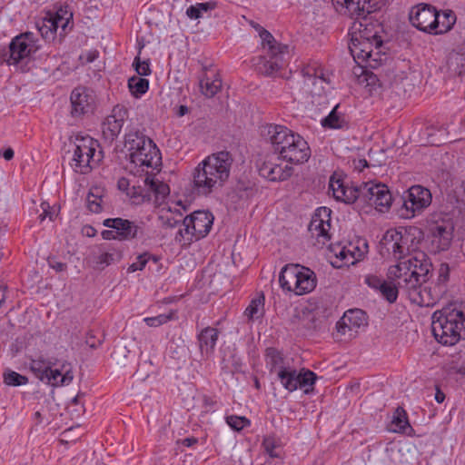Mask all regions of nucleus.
<instances>
[{"label":"nucleus","instance_id":"obj_1","mask_svg":"<svg viewBox=\"0 0 465 465\" xmlns=\"http://www.w3.org/2000/svg\"><path fill=\"white\" fill-rule=\"evenodd\" d=\"M233 163L228 151L207 156L193 173V186L198 195L207 196L220 190L230 177Z\"/></svg>","mask_w":465,"mask_h":465},{"label":"nucleus","instance_id":"obj_2","mask_svg":"<svg viewBox=\"0 0 465 465\" xmlns=\"http://www.w3.org/2000/svg\"><path fill=\"white\" fill-rule=\"evenodd\" d=\"M261 134L270 141L274 151L288 163H303L311 156L308 143L299 134L293 133L286 126L266 124L262 126Z\"/></svg>","mask_w":465,"mask_h":465},{"label":"nucleus","instance_id":"obj_3","mask_svg":"<svg viewBox=\"0 0 465 465\" xmlns=\"http://www.w3.org/2000/svg\"><path fill=\"white\" fill-rule=\"evenodd\" d=\"M64 158L74 173L88 174L99 165L104 154L97 140L78 134L70 138Z\"/></svg>","mask_w":465,"mask_h":465},{"label":"nucleus","instance_id":"obj_4","mask_svg":"<svg viewBox=\"0 0 465 465\" xmlns=\"http://www.w3.org/2000/svg\"><path fill=\"white\" fill-rule=\"evenodd\" d=\"M125 146L129 153L127 168L134 174H141L146 172L145 168L155 169L161 164L162 157L156 144L138 131L126 134Z\"/></svg>","mask_w":465,"mask_h":465},{"label":"nucleus","instance_id":"obj_5","mask_svg":"<svg viewBox=\"0 0 465 465\" xmlns=\"http://www.w3.org/2000/svg\"><path fill=\"white\" fill-rule=\"evenodd\" d=\"M431 330L441 344L452 346L465 335V316L455 304H450L432 314Z\"/></svg>","mask_w":465,"mask_h":465},{"label":"nucleus","instance_id":"obj_6","mask_svg":"<svg viewBox=\"0 0 465 465\" xmlns=\"http://www.w3.org/2000/svg\"><path fill=\"white\" fill-rule=\"evenodd\" d=\"M262 54L254 59V66L259 74L266 76L277 75L288 64L289 47L278 43L272 35L259 26Z\"/></svg>","mask_w":465,"mask_h":465},{"label":"nucleus","instance_id":"obj_7","mask_svg":"<svg viewBox=\"0 0 465 465\" xmlns=\"http://www.w3.org/2000/svg\"><path fill=\"white\" fill-rule=\"evenodd\" d=\"M279 283L285 292L303 295L314 290L317 279L314 272L308 267L290 263L282 269L279 275Z\"/></svg>","mask_w":465,"mask_h":465},{"label":"nucleus","instance_id":"obj_8","mask_svg":"<svg viewBox=\"0 0 465 465\" xmlns=\"http://www.w3.org/2000/svg\"><path fill=\"white\" fill-rule=\"evenodd\" d=\"M213 215L208 211H195L183 219V228H180L174 240L181 245H189L193 242L204 238L211 231Z\"/></svg>","mask_w":465,"mask_h":465},{"label":"nucleus","instance_id":"obj_9","mask_svg":"<svg viewBox=\"0 0 465 465\" xmlns=\"http://www.w3.org/2000/svg\"><path fill=\"white\" fill-rule=\"evenodd\" d=\"M170 193V188L167 183L155 178L153 173L145 172V176L142 183H134L127 195L134 204H141L149 202L152 195L155 197V202L163 200Z\"/></svg>","mask_w":465,"mask_h":465},{"label":"nucleus","instance_id":"obj_10","mask_svg":"<svg viewBox=\"0 0 465 465\" xmlns=\"http://www.w3.org/2000/svg\"><path fill=\"white\" fill-rule=\"evenodd\" d=\"M356 196V202L366 203L380 212L387 211L392 203L388 186L373 182L363 183L358 186Z\"/></svg>","mask_w":465,"mask_h":465},{"label":"nucleus","instance_id":"obj_11","mask_svg":"<svg viewBox=\"0 0 465 465\" xmlns=\"http://www.w3.org/2000/svg\"><path fill=\"white\" fill-rule=\"evenodd\" d=\"M302 74L306 92L310 94L312 98L310 104L330 108L323 84H330L331 80L324 74L323 70L315 65H308L303 68Z\"/></svg>","mask_w":465,"mask_h":465},{"label":"nucleus","instance_id":"obj_12","mask_svg":"<svg viewBox=\"0 0 465 465\" xmlns=\"http://www.w3.org/2000/svg\"><path fill=\"white\" fill-rule=\"evenodd\" d=\"M382 44L378 32L371 33L365 25L363 30L360 29L358 34L352 35L349 49L354 61L360 65L371 56L372 47L379 49L382 47Z\"/></svg>","mask_w":465,"mask_h":465},{"label":"nucleus","instance_id":"obj_13","mask_svg":"<svg viewBox=\"0 0 465 465\" xmlns=\"http://www.w3.org/2000/svg\"><path fill=\"white\" fill-rule=\"evenodd\" d=\"M402 201L401 216L412 218L431 203V193L421 185H413L402 196Z\"/></svg>","mask_w":465,"mask_h":465},{"label":"nucleus","instance_id":"obj_14","mask_svg":"<svg viewBox=\"0 0 465 465\" xmlns=\"http://www.w3.org/2000/svg\"><path fill=\"white\" fill-rule=\"evenodd\" d=\"M437 15L439 12L435 6L420 3L411 9L409 19L411 24L420 31L433 34V30L439 25Z\"/></svg>","mask_w":465,"mask_h":465},{"label":"nucleus","instance_id":"obj_15","mask_svg":"<svg viewBox=\"0 0 465 465\" xmlns=\"http://www.w3.org/2000/svg\"><path fill=\"white\" fill-rule=\"evenodd\" d=\"M39 48L31 32H26L15 36L9 45V57L6 60L9 64H16L30 57Z\"/></svg>","mask_w":465,"mask_h":465},{"label":"nucleus","instance_id":"obj_16","mask_svg":"<svg viewBox=\"0 0 465 465\" xmlns=\"http://www.w3.org/2000/svg\"><path fill=\"white\" fill-rule=\"evenodd\" d=\"M280 157H270L258 165V171L262 177L271 182H282L290 178L293 168Z\"/></svg>","mask_w":465,"mask_h":465},{"label":"nucleus","instance_id":"obj_17","mask_svg":"<svg viewBox=\"0 0 465 465\" xmlns=\"http://www.w3.org/2000/svg\"><path fill=\"white\" fill-rule=\"evenodd\" d=\"M105 227L117 232L119 241H129L144 234L143 223H135L123 218H108L103 223Z\"/></svg>","mask_w":465,"mask_h":465},{"label":"nucleus","instance_id":"obj_18","mask_svg":"<svg viewBox=\"0 0 465 465\" xmlns=\"http://www.w3.org/2000/svg\"><path fill=\"white\" fill-rule=\"evenodd\" d=\"M337 5L339 12L352 18L366 19L368 15L378 9L376 0H332Z\"/></svg>","mask_w":465,"mask_h":465},{"label":"nucleus","instance_id":"obj_19","mask_svg":"<svg viewBox=\"0 0 465 465\" xmlns=\"http://www.w3.org/2000/svg\"><path fill=\"white\" fill-rule=\"evenodd\" d=\"M381 254H392L397 260L403 258L408 252L407 238L402 235L401 232L396 229L388 230L381 242Z\"/></svg>","mask_w":465,"mask_h":465},{"label":"nucleus","instance_id":"obj_20","mask_svg":"<svg viewBox=\"0 0 465 465\" xmlns=\"http://www.w3.org/2000/svg\"><path fill=\"white\" fill-rule=\"evenodd\" d=\"M330 213L331 210L326 207L318 209L308 226L312 237L315 238L320 245H324L330 240Z\"/></svg>","mask_w":465,"mask_h":465},{"label":"nucleus","instance_id":"obj_21","mask_svg":"<svg viewBox=\"0 0 465 465\" xmlns=\"http://www.w3.org/2000/svg\"><path fill=\"white\" fill-rule=\"evenodd\" d=\"M72 114H89L94 113V95L93 91L79 86L73 90L71 94Z\"/></svg>","mask_w":465,"mask_h":465},{"label":"nucleus","instance_id":"obj_22","mask_svg":"<svg viewBox=\"0 0 465 465\" xmlns=\"http://www.w3.org/2000/svg\"><path fill=\"white\" fill-rule=\"evenodd\" d=\"M30 370L41 381L51 386H56L57 378L61 376V371L51 368L50 362L45 360H32L30 362Z\"/></svg>","mask_w":465,"mask_h":465},{"label":"nucleus","instance_id":"obj_23","mask_svg":"<svg viewBox=\"0 0 465 465\" xmlns=\"http://www.w3.org/2000/svg\"><path fill=\"white\" fill-rule=\"evenodd\" d=\"M357 189L358 186H345L343 181L340 178H336L335 174L331 175L330 178L329 190L332 192V195L337 201L345 203H355L357 201Z\"/></svg>","mask_w":465,"mask_h":465},{"label":"nucleus","instance_id":"obj_24","mask_svg":"<svg viewBox=\"0 0 465 465\" xmlns=\"http://www.w3.org/2000/svg\"><path fill=\"white\" fill-rule=\"evenodd\" d=\"M439 292H432L427 282H422L416 292H412L410 301L421 307H430L436 304L440 297Z\"/></svg>","mask_w":465,"mask_h":465},{"label":"nucleus","instance_id":"obj_25","mask_svg":"<svg viewBox=\"0 0 465 465\" xmlns=\"http://www.w3.org/2000/svg\"><path fill=\"white\" fill-rule=\"evenodd\" d=\"M433 242H437L441 250L449 248L453 234V225L450 222L434 224L431 229Z\"/></svg>","mask_w":465,"mask_h":465},{"label":"nucleus","instance_id":"obj_26","mask_svg":"<svg viewBox=\"0 0 465 465\" xmlns=\"http://www.w3.org/2000/svg\"><path fill=\"white\" fill-rule=\"evenodd\" d=\"M218 336V330L213 327H206L201 331L197 336V340L202 355L208 357L213 352Z\"/></svg>","mask_w":465,"mask_h":465},{"label":"nucleus","instance_id":"obj_27","mask_svg":"<svg viewBox=\"0 0 465 465\" xmlns=\"http://www.w3.org/2000/svg\"><path fill=\"white\" fill-rule=\"evenodd\" d=\"M199 87L205 97H213L222 89V79L218 74L209 75L204 72L199 76Z\"/></svg>","mask_w":465,"mask_h":465},{"label":"nucleus","instance_id":"obj_28","mask_svg":"<svg viewBox=\"0 0 465 465\" xmlns=\"http://www.w3.org/2000/svg\"><path fill=\"white\" fill-rule=\"evenodd\" d=\"M398 261L395 265L391 266L388 270V278L397 282L401 279H407L412 272L411 256L408 259L403 256L402 259Z\"/></svg>","mask_w":465,"mask_h":465},{"label":"nucleus","instance_id":"obj_29","mask_svg":"<svg viewBox=\"0 0 465 465\" xmlns=\"http://www.w3.org/2000/svg\"><path fill=\"white\" fill-rule=\"evenodd\" d=\"M391 431L396 433H405L411 435L413 429L411 428L406 411L402 407H398L392 416Z\"/></svg>","mask_w":465,"mask_h":465},{"label":"nucleus","instance_id":"obj_30","mask_svg":"<svg viewBox=\"0 0 465 465\" xmlns=\"http://www.w3.org/2000/svg\"><path fill=\"white\" fill-rule=\"evenodd\" d=\"M124 118H105L102 123V134L105 140L113 142L120 134Z\"/></svg>","mask_w":465,"mask_h":465},{"label":"nucleus","instance_id":"obj_31","mask_svg":"<svg viewBox=\"0 0 465 465\" xmlns=\"http://www.w3.org/2000/svg\"><path fill=\"white\" fill-rule=\"evenodd\" d=\"M282 385L289 391H294L299 388L300 381H298V373L296 370L285 368L279 370L276 374Z\"/></svg>","mask_w":465,"mask_h":465},{"label":"nucleus","instance_id":"obj_32","mask_svg":"<svg viewBox=\"0 0 465 465\" xmlns=\"http://www.w3.org/2000/svg\"><path fill=\"white\" fill-rule=\"evenodd\" d=\"M265 358L267 366H269L271 372L277 374L279 370H284L287 368L282 352L274 348H268L266 350Z\"/></svg>","mask_w":465,"mask_h":465},{"label":"nucleus","instance_id":"obj_33","mask_svg":"<svg viewBox=\"0 0 465 465\" xmlns=\"http://www.w3.org/2000/svg\"><path fill=\"white\" fill-rule=\"evenodd\" d=\"M411 261L412 272H416L414 276L422 278L423 282H427L431 264L425 259V254L421 252L418 255L411 256Z\"/></svg>","mask_w":465,"mask_h":465},{"label":"nucleus","instance_id":"obj_34","mask_svg":"<svg viewBox=\"0 0 465 465\" xmlns=\"http://www.w3.org/2000/svg\"><path fill=\"white\" fill-rule=\"evenodd\" d=\"M264 314V296L261 295L251 301L244 311V316L252 322L260 320Z\"/></svg>","mask_w":465,"mask_h":465},{"label":"nucleus","instance_id":"obj_35","mask_svg":"<svg viewBox=\"0 0 465 465\" xmlns=\"http://www.w3.org/2000/svg\"><path fill=\"white\" fill-rule=\"evenodd\" d=\"M447 66L453 75H461L465 72V55L458 52H450L447 57Z\"/></svg>","mask_w":465,"mask_h":465},{"label":"nucleus","instance_id":"obj_36","mask_svg":"<svg viewBox=\"0 0 465 465\" xmlns=\"http://www.w3.org/2000/svg\"><path fill=\"white\" fill-rule=\"evenodd\" d=\"M439 25L433 30L434 35H441L450 31L456 23V15L451 10H445L441 14L437 15Z\"/></svg>","mask_w":465,"mask_h":465},{"label":"nucleus","instance_id":"obj_37","mask_svg":"<svg viewBox=\"0 0 465 465\" xmlns=\"http://www.w3.org/2000/svg\"><path fill=\"white\" fill-rule=\"evenodd\" d=\"M414 273L416 272H412L411 276H408L407 279L398 281V287L409 297V299H411L412 292H416V290H418L420 284L424 282L422 278H417L414 276Z\"/></svg>","mask_w":465,"mask_h":465},{"label":"nucleus","instance_id":"obj_38","mask_svg":"<svg viewBox=\"0 0 465 465\" xmlns=\"http://www.w3.org/2000/svg\"><path fill=\"white\" fill-rule=\"evenodd\" d=\"M348 322L356 330L366 322L365 312L360 309L347 311L341 317V323Z\"/></svg>","mask_w":465,"mask_h":465},{"label":"nucleus","instance_id":"obj_39","mask_svg":"<svg viewBox=\"0 0 465 465\" xmlns=\"http://www.w3.org/2000/svg\"><path fill=\"white\" fill-rule=\"evenodd\" d=\"M122 258V252L116 250L107 251L100 253L96 257L95 268L103 270L112 263L119 262Z\"/></svg>","mask_w":465,"mask_h":465},{"label":"nucleus","instance_id":"obj_40","mask_svg":"<svg viewBox=\"0 0 465 465\" xmlns=\"http://www.w3.org/2000/svg\"><path fill=\"white\" fill-rule=\"evenodd\" d=\"M389 56L385 52L381 50V47L379 49H375L372 47L371 56L370 58L364 60L362 64H360L361 67H371V68H378L381 64H385Z\"/></svg>","mask_w":465,"mask_h":465},{"label":"nucleus","instance_id":"obj_41","mask_svg":"<svg viewBox=\"0 0 465 465\" xmlns=\"http://www.w3.org/2000/svg\"><path fill=\"white\" fill-rule=\"evenodd\" d=\"M149 82L148 80L137 76H133L128 80V87L131 93L139 97L145 94L148 90Z\"/></svg>","mask_w":465,"mask_h":465},{"label":"nucleus","instance_id":"obj_42","mask_svg":"<svg viewBox=\"0 0 465 465\" xmlns=\"http://www.w3.org/2000/svg\"><path fill=\"white\" fill-rule=\"evenodd\" d=\"M399 290L398 282L391 280V282L385 281L379 291L390 303H392L398 298Z\"/></svg>","mask_w":465,"mask_h":465},{"label":"nucleus","instance_id":"obj_43","mask_svg":"<svg viewBox=\"0 0 465 465\" xmlns=\"http://www.w3.org/2000/svg\"><path fill=\"white\" fill-rule=\"evenodd\" d=\"M317 379L316 374L310 370H302L298 373V381H300L299 388L304 389V392L308 393L310 388L312 389V385L315 383Z\"/></svg>","mask_w":465,"mask_h":465},{"label":"nucleus","instance_id":"obj_44","mask_svg":"<svg viewBox=\"0 0 465 465\" xmlns=\"http://www.w3.org/2000/svg\"><path fill=\"white\" fill-rule=\"evenodd\" d=\"M175 313L173 311H170L168 313L159 314L153 317H146L143 319V322L149 327H159L163 324L167 323L168 322L174 319Z\"/></svg>","mask_w":465,"mask_h":465},{"label":"nucleus","instance_id":"obj_45","mask_svg":"<svg viewBox=\"0 0 465 465\" xmlns=\"http://www.w3.org/2000/svg\"><path fill=\"white\" fill-rule=\"evenodd\" d=\"M153 260L155 263L158 259L155 256H152L147 252L140 254L136 257V261L133 262L127 269L128 272H134L136 271H142L150 260Z\"/></svg>","mask_w":465,"mask_h":465},{"label":"nucleus","instance_id":"obj_46","mask_svg":"<svg viewBox=\"0 0 465 465\" xmlns=\"http://www.w3.org/2000/svg\"><path fill=\"white\" fill-rule=\"evenodd\" d=\"M38 31L41 34L42 37L50 40L54 39L55 35V25L54 22H52L51 20H47V18H45L41 25H37Z\"/></svg>","mask_w":465,"mask_h":465},{"label":"nucleus","instance_id":"obj_47","mask_svg":"<svg viewBox=\"0 0 465 465\" xmlns=\"http://www.w3.org/2000/svg\"><path fill=\"white\" fill-rule=\"evenodd\" d=\"M4 381L6 385L9 386H20L26 384L28 379L25 376L19 374L18 372L9 371L4 374Z\"/></svg>","mask_w":465,"mask_h":465},{"label":"nucleus","instance_id":"obj_48","mask_svg":"<svg viewBox=\"0 0 465 465\" xmlns=\"http://www.w3.org/2000/svg\"><path fill=\"white\" fill-rule=\"evenodd\" d=\"M227 424L234 430H241L250 425V420L242 416L231 415L226 417Z\"/></svg>","mask_w":465,"mask_h":465},{"label":"nucleus","instance_id":"obj_49","mask_svg":"<svg viewBox=\"0 0 465 465\" xmlns=\"http://www.w3.org/2000/svg\"><path fill=\"white\" fill-rule=\"evenodd\" d=\"M88 209L94 213H98L102 211V198L100 195L94 193L93 190L89 192L86 198Z\"/></svg>","mask_w":465,"mask_h":465},{"label":"nucleus","instance_id":"obj_50","mask_svg":"<svg viewBox=\"0 0 465 465\" xmlns=\"http://www.w3.org/2000/svg\"><path fill=\"white\" fill-rule=\"evenodd\" d=\"M51 207L47 202H42L39 206H35V212L37 214V219L42 223L46 217L50 221L54 220V213L51 212Z\"/></svg>","mask_w":465,"mask_h":465},{"label":"nucleus","instance_id":"obj_51","mask_svg":"<svg viewBox=\"0 0 465 465\" xmlns=\"http://www.w3.org/2000/svg\"><path fill=\"white\" fill-rule=\"evenodd\" d=\"M321 124L328 129H342L348 127V122L345 118H322Z\"/></svg>","mask_w":465,"mask_h":465},{"label":"nucleus","instance_id":"obj_52","mask_svg":"<svg viewBox=\"0 0 465 465\" xmlns=\"http://www.w3.org/2000/svg\"><path fill=\"white\" fill-rule=\"evenodd\" d=\"M312 113L316 114H325V116H340V113L338 112L339 104H330V108L325 106H317L311 105Z\"/></svg>","mask_w":465,"mask_h":465},{"label":"nucleus","instance_id":"obj_53","mask_svg":"<svg viewBox=\"0 0 465 465\" xmlns=\"http://www.w3.org/2000/svg\"><path fill=\"white\" fill-rule=\"evenodd\" d=\"M341 323V318L336 323L337 331L342 336H348L349 338H352L356 335L357 330L355 327L351 326L348 322Z\"/></svg>","mask_w":465,"mask_h":465},{"label":"nucleus","instance_id":"obj_54","mask_svg":"<svg viewBox=\"0 0 465 465\" xmlns=\"http://www.w3.org/2000/svg\"><path fill=\"white\" fill-rule=\"evenodd\" d=\"M449 280V267L446 264H442L440 268L439 277H438V289L439 292L441 294L445 292V284Z\"/></svg>","mask_w":465,"mask_h":465},{"label":"nucleus","instance_id":"obj_55","mask_svg":"<svg viewBox=\"0 0 465 465\" xmlns=\"http://www.w3.org/2000/svg\"><path fill=\"white\" fill-rule=\"evenodd\" d=\"M133 65L139 75H149L151 69L148 61H141L139 56L134 58Z\"/></svg>","mask_w":465,"mask_h":465},{"label":"nucleus","instance_id":"obj_56","mask_svg":"<svg viewBox=\"0 0 465 465\" xmlns=\"http://www.w3.org/2000/svg\"><path fill=\"white\" fill-rule=\"evenodd\" d=\"M159 219L162 221V223L164 227H167V228H177L178 227V230L180 228H183V220L181 219H176L173 216H169V215H164V214H162Z\"/></svg>","mask_w":465,"mask_h":465},{"label":"nucleus","instance_id":"obj_57","mask_svg":"<svg viewBox=\"0 0 465 465\" xmlns=\"http://www.w3.org/2000/svg\"><path fill=\"white\" fill-rule=\"evenodd\" d=\"M339 249L338 252H335V256L337 258H339L340 260L341 261H346L348 262V256L350 255L351 258L355 259V260H359L362 255H363V252H360L358 254V256L356 257L351 250L350 249H347L346 247H340L338 246L337 247Z\"/></svg>","mask_w":465,"mask_h":465},{"label":"nucleus","instance_id":"obj_58","mask_svg":"<svg viewBox=\"0 0 465 465\" xmlns=\"http://www.w3.org/2000/svg\"><path fill=\"white\" fill-rule=\"evenodd\" d=\"M364 282L369 287L379 291L385 281L377 275L369 274L365 277Z\"/></svg>","mask_w":465,"mask_h":465},{"label":"nucleus","instance_id":"obj_59","mask_svg":"<svg viewBox=\"0 0 465 465\" xmlns=\"http://www.w3.org/2000/svg\"><path fill=\"white\" fill-rule=\"evenodd\" d=\"M74 379L73 372L71 369L64 370V373L61 372V376L57 378L55 381H57V385H67L69 384Z\"/></svg>","mask_w":465,"mask_h":465},{"label":"nucleus","instance_id":"obj_60","mask_svg":"<svg viewBox=\"0 0 465 465\" xmlns=\"http://www.w3.org/2000/svg\"><path fill=\"white\" fill-rule=\"evenodd\" d=\"M47 20H51L52 22H54L55 31L57 30V28L59 26H61L62 29L64 30V28L66 27V25L68 24V18L64 19L59 14H56L54 16L47 17Z\"/></svg>","mask_w":465,"mask_h":465},{"label":"nucleus","instance_id":"obj_61","mask_svg":"<svg viewBox=\"0 0 465 465\" xmlns=\"http://www.w3.org/2000/svg\"><path fill=\"white\" fill-rule=\"evenodd\" d=\"M85 342L92 349H96L102 343L101 340H99V339L97 340L95 338V336L93 333V331H90V332L87 333Z\"/></svg>","mask_w":465,"mask_h":465},{"label":"nucleus","instance_id":"obj_62","mask_svg":"<svg viewBox=\"0 0 465 465\" xmlns=\"http://www.w3.org/2000/svg\"><path fill=\"white\" fill-rule=\"evenodd\" d=\"M131 183L132 182L129 179H127L125 177H121L117 182V188L120 191L127 193V192H129L131 189V187H130Z\"/></svg>","mask_w":465,"mask_h":465},{"label":"nucleus","instance_id":"obj_63","mask_svg":"<svg viewBox=\"0 0 465 465\" xmlns=\"http://www.w3.org/2000/svg\"><path fill=\"white\" fill-rule=\"evenodd\" d=\"M186 15L191 19H199L202 17V14L196 5L189 6L186 10Z\"/></svg>","mask_w":465,"mask_h":465},{"label":"nucleus","instance_id":"obj_64","mask_svg":"<svg viewBox=\"0 0 465 465\" xmlns=\"http://www.w3.org/2000/svg\"><path fill=\"white\" fill-rule=\"evenodd\" d=\"M352 164H353L354 169L359 171V172H362L364 168L370 166L369 163L364 158L354 159L352 161Z\"/></svg>","mask_w":465,"mask_h":465}]
</instances>
